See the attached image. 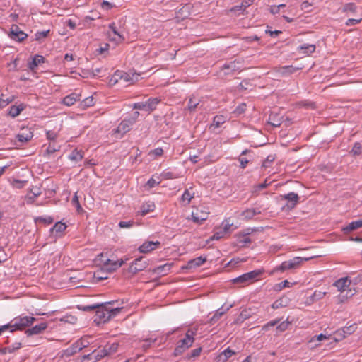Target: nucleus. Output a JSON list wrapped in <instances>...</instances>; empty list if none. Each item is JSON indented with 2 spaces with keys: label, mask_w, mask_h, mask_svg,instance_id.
Listing matches in <instances>:
<instances>
[{
  "label": "nucleus",
  "mask_w": 362,
  "mask_h": 362,
  "mask_svg": "<svg viewBox=\"0 0 362 362\" xmlns=\"http://www.w3.org/2000/svg\"><path fill=\"white\" fill-rule=\"evenodd\" d=\"M118 301H109L105 303H98V307L96 308L95 315L94 316L93 322L97 325L105 323L109 321L111 318L117 315L121 310L122 307H112L115 303H117Z\"/></svg>",
  "instance_id": "nucleus-1"
},
{
  "label": "nucleus",
  "mask_w": 362,
  "mask_h": 362,
  "mask_svg": "<svg viewBox=\"0 0 362 362\" xmlns=\"http://www.w3.org/2000/svg\"><path fill=\"white\" fill-rule=\"evenodd\" d=\"M36 321V318L31 316H18L13 318L8 324L3 325L5 330L9 329L11 332L16 330H23L27 327L33 325Z\"/></svg>",
  "instance_id": "nucleus-2"
},
{
  "label": "nucleus",
  "mask_w": 362,
  "mask_h": 362,
  "mask_svg": "<svg viewBox=\"0 0 362 362\" xmlns=\"http://www.w3.org/2000/svg\"><path fill=\"white\" fill-rule=\"evenodd\" d=\"M197 329H189L185 334V337L180 339L174 350L175 356L181 355L186 349L192 346L194 341V336L197 334Z\"/></svg>",
  "instance_id": "nucleus-3"
},
{
  "label": "nucleus",
  "mask_w": 362,
  "mask_h": 362,
  "mask_svg": "<svg viewBox=\"0 0 362 362\" xmlns=\"http://www.w3.org/2000/svg\"><path fill=\"white\" fill-rule=\"evenodd\" d=\"M263 272L264 271L261 269L253 270L232 279L231 281L234 284H240L242 286H247L256 281Z\"/></svg>",
  "instance_id": "nucleus-4"
},
{
  "label": "nucleus",
  "mask_w": 362,
  "mask_h": 362,
  "mask_svg": "<svg viewBox=\"0 0 362 362\" xmlns=\"http://www.w3.org/2000/svg\"><path fill=\"white\" fill-rule=\"evenodd\" d=\"M310 259V258H302V257H294L292 259H290L288 261L283 262L281 264V265H279V267H276L275 268L274 271H281V272H284V271L287 270V269H296V267H298L300 264V263L303 260L308 261Z\"/></svg>",
  "instance_id": "nucleus-5"
},
{
  "label": "nucleus",
  "mask_w": 362,
  "mask_h": 362,
  "mask_svg": "<svg viewBox=\"0 0 362 362\" xmlns=\"http://www.w3.org/2000/svg\"><path fill=\"white\" fill-rule=\"evenodd\" d=\"M241 62L234 60L233 62L225 63L221 68V71L224 72L225 75L233 74L236 71H241Z\"/></svg>",
  "instance_id": "nucleus-6"
},
{
  "label": "nucleus",
  "mask_w": 362,
  "mask_h": 362,
  "mask_svg": "<svg viewBox=\"0 0 362 362\" xmlns=\"http://www.w3.org/2000/svg\"><path fill=\"white\" fill-rule=\"evenodd\" d=\"M281 199L287 200V204L283 207V209H293L298 203L299 197L298 194L295 192H289L286 194L281 195Z\"/></svg>",
  "instance_id": "nucleus-7"
},
{
  "label": "nucleus",
  "mask_w": 362,
  "mask_h": 362,
  "mask_svg": "<svg viewBox=\"0 0 362 362\" xmlns=\"http://www.w3.org/2000/svg\"><path fill=\"white\" fill-rule=\"evenodd\" d=\"M8 36L11 39L20 42L28 37V35L21 30L18 25L15 24L11 25Z\"/></svg>",
  "instance_id": "nucleus-8"
},
{
  "label": "nucleus",
  "mask_w": 362,
  "mask_h": 362,
  "mask_svg": "<svg viewBox=\"0 0 362 362\" xmlns=\"http://www.w3.org/2000/svg\"><path fill=\"white\" fill-rule=\"evenodd\" d=\"M148 266L147 262L144 257H140L134 259L129 267V272L136 274L139 272L144 270Z\"/></svg>",
  "instance_id": "nucleus-9"
},
{
  "label": "nucleus",
  "mask_w": 362,
  "mask_h": 362,
  "mask_svg": "<svg viewBox=\"0 0 362 362\" xmlns=\"http://www.w3.org/2000/svg\"><path fill=\"white\" fill-rule=\"evenodd\" d=\"M209 212L202 209H197L192 213V219L193 222L201 224L208 218Z\"/></svg>",
  "instance_id": "nucleus-10"
},
{
  "label": "nucleus",
  "mask_w": 362,
  "mask_h": 362,
  "mask_svg": "<svg viewBox=\"0 0 362 362\" xmlns=\"http://www.w3.org/2000/svg\"><path fill=\"white\" fill-rule=\"evenodd\" d=\"M124 263V261L123 259H119L117 261L107 259V261L104 263V269L109 273H112L116 271L119 267H122Z\"/></svg>",
  "instance_id": "nucleus-11"
},
{
  "label": "nucleus",
  "mask_w": 362,
  "mask_h": 362,
  "mask_svg": "<svg viewBox=\"0 0 362 362\" xmlns=\"http://www.w3.org/2000/svg\"><path fill=\"white\" fill-rule=\"evenodd\" d=\"M160 245V243L159 241H146L139 247V250L141 253H148Z\"/></svg>",
  "instance_id": "nucleus-12"
},
{
  "label": "nucleus",
  "mask_w": 362,
  "mask_h": 362,
  "mask_svg": "<svg viewBox=\"0 0 362 362\" xmlns=\"http://www.w3.org/2000/svg\"><path fill=\"white\" fill-rule=\"evenodd\" d=\"M235 354V351L230 349V347H228L216 356V361L226 362L230 357H232Z\"/></svg>",
  "instance_id": "nucleus-13"
},
{
  "label": "nucleus",
  "mask_w": 362,
  "mask_h": 362,
  "mask_svg": "<svg viewBox=\"0 0 362 362\" xmlns=\"http://www.w3.org/2000/svg\"><path fill=\"white\" fill-rule=\"evenodd\" d=\"M351 280L348 277L341 278L334 283V286H336L338 291L343 293L346 291V288L350 286Z\"/></svg>",
  "instance_id": "nucleus-14"
},
{
  "label": "nucleus",
  "mask_w": 362,
  "mask_h": 362,
  "mask_svg": "<svg viewBox=\"0 0 362 362\" xmlns=\"http://www.w3.org/2000/svg\"><path fill=\"white\" fill-rule=\"evenodd\" d=\"M47 328V322H41L39 325H37L32 328L28 329L25 331V334H27L28 336H31L33 334H39L42 333L43 331H45Z\"/></svg>",
  "instance_id": "nucleus-15"
},
{
  "label": "nucleus",
  "mask_w": 362,
  "mask_h": 362,
  "mask_svg": "<svg viewBox=\"0 0 362 362\" xmlns=\"http://www.w3.org/2000/svg\"><path fill=\"white\" fill-rule=\"evenodd\" d=\"M81 99V94L72 93L63 98L62 103L66 106H71Z\"/></svg>",
  "instance_id": "nucleus-16"
},
{
  "label": "nucleus",
  "mask_w": 362,
  "mask_h": 362,
  "mask_svg": "<svg viewBox=\"0 0 362 362\" xmlns=\"http://www.w3.org/2000/svg\"><path fill=\"white\" fill-rule=\"evenodd\" d=\"M206 262V257L200 256V257H198L193 259L189 260L187 262V268L189 269H195L197 267L202 266Z\"/></svg>",
  "instance_id": "nucleus-17"
},
{
  "label": "nucleus",
  "mask_w": 362,
  "mask_h": 362,
  "mask_svg": "<svg viewBox=\"0 0 362 362\" xmlns=\"http://www.w3.org/2000/svg\"><path fill=\"white\" fill-rule=\"evenodd\" d=\"M201 102V99L197 96L192 95L189 98L187 107L185 109L190 112H195Z\"/></svg>",
  "instance_id": "nucleus-18"
},
{
  "label": "nucleus",
  "mask_w": 362,
  "mask_h": 362,
  "mask_svg": "<svg viewBox=\"0 0 362 362\" xmlns=\"http://www.w3.org/2000/svg\"><path fill=\"white\" fill-rule=\"evenodd\" d=\"M173 265V263H166L163 265H160L154 268L153 269V272L160 276H165L170 270Z\"/></svg>",
  "instance_id": "nucleus-19"
},
{
  "label": "nucleus",
  "mask_w": 362,
  "mask_h": 362,
  "mask_svg": "<svg viewBox=\"0 0 362 362\" xmlns=\"http://www.w3.org/2000/svg\"><path fill=\"white\" fill-rule=\"evenodd\" d=\"M45 62V58L43 56L35 54L32 61L28 62V68L31 71H34L39 64L44 63Z\"/></svg>",
  "instance_id": "nucleus-20"
},
{
  "label": "nucleus",
  "mask_w": 362,
  "mask_h": 362,
  "mask_svg": "<svg viewBox=\"0 0 362 362\" xmlns=\"http://www.w3.org/2000/svg\"><path fill=\"white\" fill-rule=\"evenodd\" d=\"M134 121L131 119L123 120L117 127V132L119 133H127L130 130V127L133 124Z\"/></svg>",
  "instance_id": "nucleus-21"
},
{
  "label": "nucleus",
  "mask_w": 362,
  "mask_h": 362,
  "mask_svg": "<svg viewBox=\"0 0 362 362\" xmlns=\"http://www.w3.org/2000/svg\"><path fill=\"white\" fill-rule=\"evenodd\" d=\"M360 228H362V219L351 222L346 227H344L342 230L344 233H348Z\"/></svg>",
  "instance_id": "nucleus-22"
},
{
  "label": "nucleus",
  "mask_w": 362,
  "mask_h": 362,
  "mask_svg": "<svg viewBox=\"0 0 362 362\" xmlns=\"http://www.w3.org/2000/svg\"><path fill=\"white\" fill-rule=\"evenodd\" d=\"M21 346H22V344L21 342H16L10 346L0 349V354H6L7 353L11 354V353H13L14 351H16V350L21 349Z\"/></svg>",
  "instance_id": "nucleus-23"
},
{
  "label": "nucleus",
  "mask_w": 362,
  "mask_h": 362,
  "mask_svg": "<svg viewBox=\"0 0 362 362\" xmlns=\"http://www.w3.org/2000/svg\"><path fill=\"white\" fill-rule=\"evenodd\" d=\"M155 204L153 202H147L143 204L140 209V213L141 216H145L148 213L153 211L155 209Z\"/></svg>",
  "instance_id": "nucleus-24"
},
{
  "label": "nucleus",
  "mask_w": 362,
  "mask_h": 362,
  "mask_svg": "<svg viewBox=\"0 0 362 362\" xmlns=\"http://www.w3.org/2000/svg\"><path fill=\"white\" fill-rule=\"evenodd\" d=\"M33 136V132L26 129V132H22L16 135L18 141L23 143L30 141Z\"/></svg>",
  "instance_id": "nucleus-25"
},
{
  "label": "nucleus",
  "mask_w": 362,
  "mask_h": 362,
  "mask_svg": "<svg viewBox=\"0 0 362 362\" xmlns=\"http://www.w3.org/2000/svg\"><path fill=\"white\" fill-rule=\"evenodd\" d=\"M229 310V308L223 310V308H219L216 313L210 318L209 323L215 324L218 320Z\"/></svg>",
  "instance_id": "nucleus-26"
},
{
  "label": "nucleus",
  "mask_w": 362,
  "mask_h": 362,
  "mask_svg": "<svg viewBox=\"0 0 362 362\" xmlns=\"http://www.w3.org/2000/svg\"><path fill=\"white\" fill-rule=\"evenodd\" d=\"M316 47L313 44H304L298 47V50L302 51L303 54H310L315 52Z\"/></svg>",
  "instance_id": "nucleus-27"
},
{
  "label": "nucleus",
  "mask_w": 362,
  "mask_h": 362,
  "mask_svg": "<svg viewBox=\"0 0 362 362\" xmlns=\"http://www.w3.org/2000/svg\"><path fill=\"white\" fill-rule=\"evenodd\" d=\"M109 29L114 33V35H117V38H114V40L117 42H122L124 40V37L118 32L115 23H111L109 25Z\"/></svg>",
  "instance_id": "nucleus-28"
},
{
  "label": "nucleus",
  "mask_w": 362,
  "mask_h": 362,
  "mask_svg": "<svg viewBox=\"0 0 362 362\" xmlns=\"http://www.w3.org/2000/svg\"><path fill=\"white\" fill-rule=\"evenodd\" d=\"M91 337L90 336H84L76 341V342L77 343V345L78 346V349L81 351L83 349L88 347L90 345V342L89 339Z\"/></svg>",
  "instance_id": "nucleus-29"
},
{
  "label": "nucleus",
  "mask_w": 362,
  "mask_h": 362,
  "mask_svg": "<svg viewBox=\"0 0 362 362\" xmlns=\"http://www.w3.org/2000/svg\"><path fill=\"white\" fill-rule=\"evenodd\" d=\"M24 109V106L23 105H12L10 107L8 110V115L12 117H17Z\"/></svg>",
  "instance_id": "nucleus-30"
},
{
  "label": "nucleus",
  "mask_w": 362,
  "mask_h": 362,
  "mask_svg": "<svg viewBox=\"0 0 362 362\" xmlns=\"http://www.w3.org/2000/svg\"><path fill=\"white\" fill-rule=\"evenodd\" d=\"M194 193H190L189 189H185L184 193L182 194L180 202L183 203L184 205H187L191 202L192 199L194 197Z\"/></svg>",
  "instance_id": "nucleus-31"
},
{
  "label": "nucleus",
  "mask_w": 362,
  "mask_h": 362,
  "mask_svg": "<svg viewBox=\"0 0 362 362\" xmlns=\"http://www.w3.org/2000/svg\"><path fill=\"white\" fill-rule=\"evenodd\" d=\"M146 102L148 110L151 112L156 108V106L160 102V100L158 98H151Z\"/></svg>",
  "instance_id": "nucleus-32"
},
{
  "label": "nucleus",
  "mask_w": 362,
  "mask_h": 362,
  "mask_svg": "<svg viewBox=\"0 0 362 362\" xmlns=\"http://www.w3.org/2000/svg\"><path fill=\"white\" fill-rule=\"evenodd\" d=\"M69 159L74 161H79L83 158V152L82 151H78L77 149H74L70 153L69 156Z\"/></svg>",
  "instance_id": "nucleus-33"
},
{
  "label": "nucleus",
  "mask_w": 362,
  "mask_h": 362,
  "mask_svg": "<svg viewBox=\"0 0 362 362\" xmlns=\"http://www.w3.org/2000/svg\"><path fill=\"white\" fill-rule=\"evenodd\" d=\"M40 194H41V192H40V189L37 188L34 191L33 189H31L30 192L27 195V197H26L27 202L33 203L35 201V198L39 197Z\"/></svg>",
  "instance_id": "nucleus-34"
},
{
  "label": "nucleus",
  "mask_w": 362,
  "mask_h": 362,
  "mask_svg": "<svg viewBox=\"0 0 362 362\" xmlns=\"http://www.w3.org/2000/svg\"><path fill=\"white\" fill-rule=\"evenodd\" d=\"M66 228V226L65 223H62V222H57L51 228L50 231L52 233L54 232H55L56 234H58V233H62V232H64Z\"/></svg>",
  "instance_id": "nucleus-35"
},
{
  "label": "nucleus",
  "mask_w": 362,
  "mask_h": 362,
  "mask_svg": "<svg viewBox=\"0 0 362 362\" xmlns=\"http://www.w3.org/2000/svg\"><path fill=\"white\" fill-rule=\"evenodd\" d=\"M260 211H258L255 209H249L247 210H245L242 213V216H244L246 219H251L255 215L259 214Z\"/></svg>",
  "instance_id": "nucleus-36"
},
{
  "label": "nucleus",
  "mask_w": 362,
  "mask_h": 362,
  "mask_svg": "<svg viewBox=\"0 0 362 362\" xmlns=\"http://www.w3.org/2000/svg\"><path fill=\"white\" fill-rule=\"evenodd\" d=\"M269 123L274 127H278L281 124V119L280 118L278 119L277 115L274 114L273 112H272L269 115Z\"/></svg>",
  "instance_id": "nucleus-37"
},
{
  "label": "nucleus",
  "mask_w": 362,
  "mask_h": 362,
  "mask_svg": "<svg viewBox=\"0 0 362 362\" xmlns=\"http://www.w3.org/2000/svg\"><path fill=\"white\" fill-rule=\"evenodd\" d=\"M34 221L36 223H42L44 225L47 226V225H50L51 223H52L54 221V219L51 216H46V217L38 216V217L35 218Z\"/></svg>",
  "instance_id": "nucleus-38"
},
{
  "label": "nucleus",
  "mask_w": 362,
  "mask_h": 362,
  "mask_svg": "<svg viewBox=\"0 0 362 362\" xmlns=\"http://www.w3.org/2000/svg\"><path fill=\"white\" fill-rule=\"evenodd\" d=\"M94 103H95V102H94L93 97L90 96V97H87L85 99H83L81 102L80 106L83 109H86L87 107H91V106L94 105Z\"/></svg>",
  "instance_id": "nucleus-39"
},
{
  "label": "nucleus",
  "mask_w": 362,
  "mask_h": 362,
  "mask_svg": "<svg viewBox=\"0 0 362 362\" xmlns=\"http://www.w3.org/2000/svg\"><path fill=\"white\" fill-rule=\"evenodd\" d=\"M71 204L73 206H74L76 209V211L78 214H81V213H83V208L81 207V204H80V202H79V200H78V197L77 196V192H76L72 198V200H71Z\"/></svg>",
  "instance_id": "nucleus-40"
},
{
  "label": "nucleus",
  "mask_w": 362,
  "mask_h": 362,
  "mask_svg": "<svg viewBox=\"0 0 362 362\" xmlns=\"http://www.w3.org/2000/svg\"><path fill=\"white\" fill-rule=\"evenodd\" d=\"M281 73L283 75H289L295 73L297 70L300 69V68L294 67L293 66H285L280 68Z\"/></svg>",
  "instance_id": "nucleus-41"
},
{
  "label": "nucleus",
  "mask_w": 362,
  "mask_h": 362,
  "mask_svg": "<svg viewBox=\"0 0 362 362\" xmlns=\"http://www.w3.org/2000/svg\"><path fill=\"white\" fill-rule=\"evenodd\" d=\"M144 343L141 344V347L143 350L146 351L148 349L153 343H155L157 341V338H146L142 340Z\"/></svg>",
  "instance_id": "nucleus-42"
},
{
  "label": "nucleus",
  "mask_w": 362,
  "mask_h": 362,
  "mask_svg": "<svg viewBox=\"0 0 362 362\" xmlns=\"http://www.w3.org/2000/svg\"><path fill=\"white\" fill-rule=\"evenodd\" d=\"M356 11H357V6L354 3H352V2L345 4L342 8L343 12H351L352 13H356Z\"/></svg>",
  "instance_id": "nucleus-43"
},
{
  "label": "nucleus",
  "mask_w": 362,
  "mask_h": 362,
  "mask_svg": "<svg viewBox=\"0 0 362 362\" xmlns=\"http://www.w3.org/2000/svg\"><path fill=\"white\" fill-rule=\"evenodd\" d=\"M362 152V145L360 142H355L350 153L353 156H359Z\"/></svg>",
  "instance_id": "nucleus-44"
},
{
  "label": "nucleus",
  "mask_w": 362,
  "mask_h": 362,
  "mask_svg": "<svg viewBox=\"0 0 362 362\" xmlns=\"http://www.w3.org/2000/svg\"><path fill=\"white\" fill-rule=\"evenodd\" d=\"M356 329V326L355 324H353L348 327H344L342 328L341 332L343 333V337H346L348 335H350L353 332H355Z\"/></svg>",
  "instance_id": "nucleus-45"
},
{
  "label": "nucleus",
  "mask_w": 362,
  "mask_h": 362,
  "mask_svg": "<svg viewBox=\"0 0 362 362\" xmlns=\"http://www.w3.org/2000/svg\"><path fill=\"white\" fill-rule=\"evenodd\" d=\"M225 122V119L222 115H216L214 117L213 124L211 127L218 128L222 124Z\"/></svg>",
  "instance_id": "nucleus-46"
},
{
  "label": "nucleus",
  "mask_w": 362,
  "mask_h": 362,
  "mask_svg": "<svg viewBox=\"0 0 362 362\" xmlns=\"http://www.w3.org/2000/svg\"><path fill=\"white\" fill-rule=\"evenodd\" d=\"M98 307V303H95L88 305H78L77 308L80 310L85 312H90L96 309Z\"/></svg>",
  "instance_id": "nucleus-47"
},
{
  "label": "nucleus",
  "mask_w": 362,
  "mask_h": 362,
  "mask_svg": "<svg viewBox=\"0 0 362 362\" xmlns=\"http://www.w3.org/2000/svg\"><path fill=\"white\" fill-rule=\"evenodd\" d=\"M252 243L250 238L247 235H240L238 238V244L240 246H245Z\"/></svg>",
  "instance_id": "nucleus-48"
},
{
  "label": "nucleus",
  "mask_w": 362,
  "mask_h": 362,
  "mask_svg": "<svg viewBox=\"0 0 362 362\" xmlns=\"http://www.w3.org/2000/svg\"><path fill=\"white\" fill-rule=\"evenodd\" d=\"M119 344L117 342L112 343V344H107L105 348H107V352L108 356L115 354L118 349Z\"/></svg>",
  "instance_id": "nucleus-49"
},
{
  "label": "nucleus",
  "mask_w": 362,
  "mask_h": 362,
  "mask_svg": "<svg viewBox=\"0 0 362 362\" xmlns=\"http://www.w3.org/2000/svg\"><path fill=\"white\" fill-rule=\"evenodd\" d=\"M49 30L38 31L35 34V40L40 41L42 39L45 38L49 33Z\"/></svg>",
  "instance_id": "nucleus-50"
},
{
  "label": "nucleus",
  "mask_w": 362,
  "mask_h": 362,
  "mask_svg": "<svg viewBox=\"0 0 362 362\" xmlns=\"http://www.w3.org/2000/svg\"><path fill=\"white\" fill-rule=\"evenodd\" d=\"M326 295V292H322L320 291H315L310 296V299L313 302L320 300L324 298Z\"/></svg>",
  "instance_id": "nucleus-51"
},
{
  "label": "nucleus",
  "mask_w": 362,
  "mask_h": 362,
  "mask_svg": "<svg viewBox=\"0 0 362 362\" xmlns=\"http://www.w3.org/2000/svg\"><path fill=\"white\" fill-rule=\"evenodd\" d=\"M107 356H108L107 352V348H105V346H104L103 349H101L100 351H99L97 354L94 355V358H95L94 362L98 361Z\"/></svg>",
  "instance_id": "nucleus-52"
},
{
  "label": "nucleus",
  "mask_w": 362,
  "mask_h": 362,
  "mask_svg": "<svg viewBox=\"0 0 362 362\" xmlns=\"http://www.w3.org/2000/svg\"><path fill=\"white\" fill-rule=\"evenodd\" d=\"M292 283L289 282L288 280H284L279 284L275 285V290L281 291V289L286 287H291L292 286Z\"/></svg>",
  "instance_id": "nucleus-53"
},
{
  "label": "nucleus",
  "mask_w": 362,
  "mask_h": 362,
  "mask_svg": "<svg viewBox=\"0 0 362 362\" xmlns=\"http://www.w3.org/2000/svg\"><path fill=\"white\" fill-rule=\"evenodd\" d=\"M249 151L248 150H245L242 152L241 155H240V157L239 158V161L240 163V168H246L247 163H249L248 160L245 158V157H243V155L246 154Z\"/></svg>",
  "instance_id": "nucleus-54"
},
{
  "label": "nucleus",
  "mask_w": 362,
  "mask_h": 362,
  "mask_svg": "<svg viewBox=\"0 0 362 362\" xmlns=\"http://www.w3.org/2000/svg\"><path fill=\"white\" fill-rule=\"evenodd\" d=\"M279 321H280L279 320H272V321L267 322L262 327V330L264 331V332L267 331L269 329V327H274V326L277 325L279 324Z\"/></svg>",
  "instance_id": "nucleus-55"
},
{
  "label": "nucleus",
  "mask_w": 362,
  "mask_h": 362,
  "mask_svg": "<svg viewBox=\"0 0 362 362\" xmlns=\"http://www.w3.org/2000/svg\"><path fill=\"white\" fill-rule=\"evenodd\" d=\"M279 321H280L279 320H272V321L267 322L262 327V330L264 331V332L267 331L269 329V327H274V326L277 325L279 324Z\"/></svg>",
  "instance_id": "nucleus-56"
},
{
  "label": "nucleus",
  "mask_w": 362,
  "mask_h": 362,
  "mask_svg": "<svg viewBox=\"0 0 362 362\" xmlns=\"http://www.w3.org/2000/svg\"><path fill=\"white\" fill-rule=\"evenodd\" d=\"M290 324L288 321H284L276 326V331L278 332H284L288 329V326Z\"/></svg>",
  "instance_id": "nucleus-57"
},
{
  "label": "nucleus",
  "mask_w": 362,
  "mask_h": 362,
  "mask_svg": "<svg viewBox=\"0 0 362 362\" xmlns=\"http://www.w3.org/2000/svg\"><path fill=\"white\" fill-rule=\"evenodd\" d=\"M46 136L48 140L54 141L57 138L58 134L54 131L48 130L46 132Z\"/></svg>",
  "instance_id": "nucleus-58"
},
{
  "label": "nucleus",
  "mask_w": 362,
  "mask_h": 362,
  "mask_svg": "<svg viewBox=\"0 0 362 362\" xmlns=\"http://www.w3.org/2000/svg\"><path fill=\"white\" fill-rule=\"evenodd\" d=\"M225 232L221 229L219 231H216L214 234L209 238L211 240H218L223 238L225 235Z\"/></svg>",
  "instance_id": "nucleus-59"
},
{
  "label": "nucleus",
  "mask_w": 362,
  "mask_h": 362,
  "mask_svg": "<svg viewBox=\"0 0 362 362\" xmlns=\"http://www.w3.org/2000/svg\"><path fill=\"white\" fill-rule=\"evenodd\" d=\"M134 108L140 110L148 111L146 105V102L136 103L134 104Z\"/></svg>",
  "instance_id": "nucleus-60"
},
{
  "label": "nucleus",
  "mask_w": 362,
  "mask_h": 362,
  "mask_svg": "<svg viewBox=\"0 0 362 362\" xmlns=\"http://www.w3.org/2000/svg\"><path fill=\"white\" fill-rule=\"evenodd\" d=\"M245 110H246V104L242 103L236 107V108L234 110V113L240 115V114H243V112H245Z\"/></svg>",
  "instance_id": "nucleus-61"
},
{
  "label": "nucleus",
  "mask_w": 362,
  "mask_h": 362,
  "mask_svg": "<svg viewBox=\"0 0 362 362\" xmlns=\"http://www.w3.org/2000/svg\"><path fill=\"white\" fill-rule=\"evenodd\" d=\"M100 6L103 10L106 11L110 10L115 6V5L107 1H103Z\"/></svg>",
  "instance_id": "nucleus-62"
},
{
  "label": "nucleus",
  "mask_w": 362,
  "mask_h": 362,
  "mask_svg": "<svg viewBox=\"0 0 362 362\" xmlns=\"http://www.w3.org/2000/svg\"><path fill=\"white\" fill-rule=\"evenodd\" d=\"M275 159V157L273 155H269L266 159L264 160L263 162V164H262V166L264 168H268L269 167V164L272 163Z\"/></svg>",
  "instance_id": "nucleus-63"
},
{
  "label": "nucleus",
  "mask_w": 362,
  "mask_h": 362,
  "mask_svg": "<svg viewBox=\"0 0 362 362\" xmlns=\"http://www.w3.org/2000/svg\"><path fill=\"white\" fill-rule=\"evenodd\" d=\"M161 176L165 180L175 179L177 177L173 172H170V171L163 172V173L161 174Z\"/></svg>",
  "instance_id": "nucleus-64"
}]
</instances>
